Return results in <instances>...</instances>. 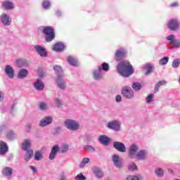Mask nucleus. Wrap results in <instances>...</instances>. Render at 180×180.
Segmentation results:
<instances>
[{"instance_id": "obj_37", "label": "nucleus", "mask_w": 180, "mask_h": 180, "mask_svg": "<svg viewBox=\"0 0 180 180\" xmlns=\"http://www.w3.org/2000/svg\"><path fill=\"white\" fill-rule=\"evenodd\" d=\"M145 68L147 70V72H146V75H148V74L153 71V66L151 65H146Z\"/></svg>"}, {"instance_id": "obj_30", "label": "nucleus", "mask_w": 180, "mask_h": 180, "mask_svg": "<svg viewBox=\"0 0 180 180\" xmlns=\"http://www.w3.org/2000/svg\"><path fill=\"white\" fill-rule=\"evenodd\" d=\"M167 84V82L165 80H162L159 82L155 86V92H158V88L161 86V85H165Z\"/></svg>"}, {"instance_id": "obj_17", "label": "nucleus", "mask_w": 180, "mask_h": 180, "mask_svg": "<svg viewBox=\"0 0 180 180\" xmlns=\"http://www.w3.org/2000/svg\"><path fill=\"white\" fill-rule=\"evenodd\" d=\"M36 51L41 56V57H46L47 56V52H46V49L41 47V46L37 45L34 46Z\"/></svg>"}, {"instance_id": "obj_56", "label": "nucleus", "mask_w": 180, "mask_h": 180, "mask_svg": "<svg viewBox=\"0 0 180 180\" xmlns=\"http://www.w3.org/2000/svg\"><path fill=\"white\" fill-rule=\"evenodd\" d=\"M56 13H57L58 16H60V15H61V13L60 12H57Z\"/></svg>"}, {"instance_id": "obj_14", "label": "nucleus", "mask_w": 180, "mask_h": 180, "mask_svg": "<svg viewBox=\"0 0 180 180\" xmlns=\"http://www.w3.org/2000/svg\"><path fill=\"white\" fill-rule=\"evenodd\" d=\"M1 19L3 25H5L6 26H9L11 25V22H12L11 17H9V15L6 14L1 15Z\"/></svg>"}, {"instance_id": "obj_52", "label": "nucleus", "mask_w": 180, "mask_h": 180, "mask_svg": "<svg viewBox=\"0 0 180 180\" xmlns=\"http://www.w3.org/2000/svg\"><path fill=\"white\" fill-rule=\"evenodd\" d=\"M4 101V95H2V92H0V102Z\"/></svg>"}, {"instance_id": "obj_58", "label": "nucleus", "mask_w": 180, "mask_h": 180, "mask_svg": "<svg viewBox=\"0 0 180 180\" xmlns=\"http://www.w3.org/2000/svg\"><path fill=\"white\" fill-rule=\"evenodd\" d=\"M39 77H43V75H39Z\"/></svg>"}, {"instance_id": "obj_23", "label": "nucleus", "mask_w": 180, "mask_h": 180, "mask_svg": "<svg viewBox=\"0 0 180 180\" xmlns=\"http://www.w3.org/2000/svg\"><path fill=\"white\" fill-rule=\"evenodd\" d=\"M34 86L38 91H41L44 89V84L41 82V80H37L35 83H34Z\"/></svg>"}, {"instance_id": "obj_25", "label": "nucleus", "mask_w": 180, "mask_h": 180, "mask_svg": "<svg viewBox=\"0 0 180 180\" xmlns=\"http://www.w3.org/2000/svg\"><path fill=\"white\" fill-rule=\"evenodd\" d=\"M27 74H29V72H27V70L21 69L18 73V78H20V79L26 78V77H27Z\"/></svg>"}, {"instance_id": "obj_29", "label": "nucleus", "mask_w": 180, "mask_h": 180, "mask_svg": "<svg viewBox=\"0 0 180 180\" xmlns=\"http://www.w3.org/2000/svg\"><path fill=\"white\" fill-rule=\"evenodd\" d=\"M16 65L18 68H20L22 67H25V65H26V63L25 62V60L18 59L16 60Z\"/></svg>"}, {"instance_id": "obj_33", "label": "nucleus", "mask_w": 180, "mask_h": 180, "mask_svg": "<svg viewBox=\"0 0 180 180\" xmlns=\"http://www.w3.org/2000/svg\"><path fill=\"white\" fill-rule=\"evenodd\" d=\"M41 158H43V155H41V152H40V151L36 152L35 155H34V159L37 161H40V160H41Z\"/></svg>"}, {"instance_id": "obj_1", "label": "nucleus", "mask_w": 180, "mask_h": 180, "mask_svg": "<svg viewBox=\"0 0 180 180\" xmlns=\"http://www.w3.org/2000/svg\"><path fill=\"white\" fill-rule=\"evenodd\" d=\"M117 70L122 77H130L133 74V66L127 61L121 62L117 66Z\"/></svg>"}, {"instance_id": "obj_42", "label": "nucleus", "mask_w": 180, "mask_h": 180, "mask_svg": "<svg viewBox=\"0 0 180 180\" xmlns=\"http://www.w3.org/2000/svg\"><path fill=\"white\" fill-rule=\"evenodd\" d=\"M101 70H103V71H109V64L103 63L102 64Z\"/></svg>"}, {"instance_id": "obj_7", "label": "nucleus", "mask_w": 180, "mask_h": 180, "mask_svg": "<svg viewBox=\"0 0 180 180\" xmlns=\"http://www.w3.org/2000/svg\"><path fill=\"white\" fill-rule=\"evenodd\" d=\"M122 92L124 96L127 99H131V98L134 96V93L130 87H124Z\"/></svg>"}, {"instance_id": "obj_12", "label": "nucleus", "mask_w": 180, "mask_h": 180, "mask_svg": "<svg viewBox=\"0 0 180 180\" xmlns=\"http://www.w3.org/2000/svg\"><path fill=\"white\" fill-rule=\"evenodd\" d=\"M179 22L176 20H171L169 22L168 26L170 30H176L179 27Z\"/></svg>"}, {"instance_id": "obj_13", "label": "nucleus", "mask_w": 180, "mask_h": 180, "mask_svg": "<svg viewBox=\"0 0 180 180\" xmlns=\"http://www.w3.org/2000/svg\"><path fill=\"white\" fill-rule=\"evenodd\" d=\"M112 161L115 167H117V168H120V167H122L123 164V161L122 160V159H120V158L117 155H114L112 156Z\"/></svg>"}, {"instance_id": "obj_8", "label": "nucleus", "mask_w": 180, "mask_h": 180, "mask_svg": "<svg viewBox=\"0 0 180 180\" xmlns=\"http://www.w3.org/2000/svg\"><path fill=\"white\" fill-rule=\"evenodd\" d=\"M108 129H112L115 131H119V130H120V122L117 120L112 121L108 122Z\"/></svg>"}, {"instance_id": "obj_50", "label": "nucleus", "mask_w": 180, "mask_h": 180, "mask_svg": "<svg viewBox=\"0 0 180 180\" xmlns=\"http://www.w3.org/2000/svg\"><path fill=\"white\" fill-rule=\"evenodd\" d=\"M115 99H116V102H122V96L120 95H117Z\"/></svg>"}, {"instance_id": "obj_48", "label": "nucleus", "mask_w": 180, "mask_h": 180, "mask_svg": "<svg viewBox=\"0 0 180 180\" xmlns=\"http://www.w3.org/2000/svg\"><path fill=\"white\" fill-rule=\"evenodd\" d=\"M55 102H56V104L57 105V106H61V105H63V101H61V100H60L58 98H56Z\"/></svg>"}, {"instance_id": "obj_49", "label": "nucleus", "mask_w": 180, "mask_h": 180, "mask_svg": "<svg viewBox=\"0 0 180 180\" xmlns=\"http://www.w3.org/2000/svg\"><path fill=\"white\" fill-rule=\"evenodd\" d=\"M7 137L8 139H10V140H12V139H13V131H10L8 134H7Z\"/></svg>"}, {"instance_id": "obj_18", "label": "nucleus", "mask_w": 180, "mask_h": 180, "mask_svg": "<svg viewBox=\"0 0 180 180\" xmlns=\"http://www.w3.org/2000/svg\"><path fill=\"white\" fill-rule=\"evenodd\" d=\"M6 74L8 75V78H13L14 75H15V71L13 70V68H12V67H11V65H7L6 66Z\"/></svg>"}, {"instance_id": "obj_39", "label": "nucleus", "mask_w": 180, "mask_h": 180, "mask_svg": "<svg viewBox=\"0 0 180 180\" xmlns=\"http://www.w3.org/2000/svg\"><path fill=\"white\" fill-rule=\"evenodd\" d=\"M42 6L43 8H44V9H49V6H50V1L45 0L44 1L43 4H42Z\"/></svg>"}, {"instance_id": "obj_57", "label": "nucleus", "mask_w": 180, "mask_h": 180, "mask_svg": "<svg viewBox=\"0 0 180 180\" xmlns=\"http://www.w3.org/2000/svg\"><path fill=\"white\" fill-rule=\"evenodd\" d=\"M179 83L180 84V77H179Z\"/></svg>"}, {"instance_id": "obj_43", "label": "nucleus", "mask_w": 180, "mask_h": 180, "mask_svg": "<svg viewBox=\"0 0 180 180\" xmlns=\"http://www.w3.org/2000/svg\"><path fill=\"white\" fill-rule=\"evenodd\" d=\"M156 175H158V176H162V175H164V170H162V169H157L155 171Z\"/></svg>"}, {"instance_id": "obj_46", "label": "nucleus", "mask_w": 180, "mask_h": 180, "mask_svg": "<svg viewBox=\"0 0 180 180\" xmlns=\"http://www.w3.org/2000/svg\"><path fill=\"white\" fill-rule=\"evenodd\" d=\"M153 94H150V95L146 98V102H147V103H151V102H153Z\"/></svg>"}, {"instance_id": "obj_11", "label": "nucleus", "mask_w": 180, "mask_h": 180, "mask_svg": "<svg viewBox=\"0 0 180 180\" xmlns=\"http://www.w3.org/2000/svg\"><path fill=\"white\" fill-rule=\"evenodd\" d=\"M52 122H53V117H46L41 120L39 126H41V127H44L46 126H49V124H51Z\"/></svg>"}, {"instance_id": "obj_9", "label": "nucleus", "mask_w": 180, "mask_h": 180, "mask_svg": "<svg viewBox=\"0 0 180 180\" xmlns=\"http://www.w3.org/2000/svg\"><path fill=\"white\" fill-rule=\"evenodd\" d=\"M139 151V146L136 144H132L129 150V155L130 158H134Z\"/></svg>"}, {"instance_id": "obj_22", "label": "nucleus", "mask_w": 180, "mask_h": 180, "mask_svg": "<svg viewBox=\"0 0 180 180\" xmlns=\"http://www.w3.org/2000/svg\"><path fill=\"white\" fill-rule=\"evenodd\" d=\"M5 153H8V145L0 141V154H5Z\"/></svg>"}, {"instance_id": "obj_3", "label": "nucleus", "mask_w": 180, "mask_h": 180, "mask_svg": "<svg viewBox=\"0 0 180 180\" xmlns=\"http://www.w3.org/2000/svg\"><path fill=\"white\" fill-rule=\"evenodd\" d=\"M32 146V141L30 139H26L22 143V150L27 151L25 155V160L29 161L32 157H33V150H29Z\"/></svg>"}, {"instance_id": "obj_31", "label": "nucleus", "mask_w": 180, "mask_h": 180, "mask_svg": "<svg viewBox=\"0 0 180 180\" xmlns=\"http://www.w3.org/2000/svg\"><path fill=\"white\" fill-rule=\"evenodd\" d=\"M3 174H4V175H12V169H11L10 167H5L3 169Z\"/></svg>"}, {"instance_id": "obj_19", "label": "nucleus", "mask_w": 180, "mask_h": 180, "mask_svg": "<svg viewBox=\"0 0 180 180\" xmlns=\"http://www.w3.org/2000/svg\"><path fill=\"white\" fill-rule=\"evenodd\" d=\"M136 160H146L147 158V152L146 150H141L135 155Z\"/></svg>"}, {"instance_id": "obj_5", "label": "nucleus", "mask_w": 180, "mask_h": 180, "mask_svg": "<svg viewBox=\"0 0 180 180\" xmlns=\"http://www.w3.org/2000/svg\"><path fill=\"white\" fill-rule=\"evenodd\" d=\"M43 32L45 34L46 41H51L54 40V30L51 27H44Z\"/></svg>"}, {"instance_id": "obj_34", "label": "nucleus", "mask_w": 180, "mask_h": 180, "mask_svg": "<svg viewBox=\"0 0 180 180\" xmlns=\"http://www.w3.org/2000/svg\"><path fill=\"white\" fill-rule=\"evenodd\" d=\"M89 162V158H85L83 159L82 162L80 163L79 167L80 168H84L86 164Z\"/></svg>"}, {"instance_id": "obj_26", "label": "nucleus", "mask_w": 180, "mask_h": 180, "mask_svg": "<svg viewBox=\"0 0 180 180\" xmlns=\"http://www.w3.org/2000/svg\"><path fill=\"white\" fill-rule=\"evenodd\" d=\"M94 172L97 178H102L103 176V172H102V170L98 167H94Z\"/></svg>"}, {"instance_id": "obj_45", "label": "nucleus", "mask_w": 180, "mask_h": 180, "mask_svg": "<svg viewBox=\"0 0 180 180\" xmlns=\"http://www.w3.org/2000/svg\"><path fill=\"white\" fill-rule=\"evenodd\" d=\"M62 153H67L68 151V145H63L61 146Z\"/></svg>"}, {"instance_id": "obj_15", "label": "nucleus", "mask_w": 180, "mask_h": 180, "mask_svg": "<svg viewBox=\"0 0 180 180\" xmlns=\"http://www.w3.org/2000/svg\"><path fill=\"white\" fill-rule=\"evenodd\" d=\"M64 49H65V46H64V44H63V42H58L56 44L53 48L54 51H56L57 53H61V51H64Z\"/></svg>"}, {"instance_id": "obj_16", "label": "nucleus", "mask_w": 180, "mask_h": 180, "mask_svg": "<svg viewBox=\"0 0 180 180\" xmlns=\"http://www.w3.org/2000/svg\"><path fill=\"white\" fill-rule=\"evenodd\" d=\"M126 50L123 49H118L117 52L115 53V58L117 61L120 60L121 58H123L126 56Z\"/></svg>"}, {"instance_id": "obj_44", "label": "nucleus", "mask_w": 180, "mask_h": 180, "mask_svg": "<svg viewBox=\"0 0 180 180\" xmlns=\"http://www.w3.org/2000/svg\"><path fill=\"white\" fill-rule=\"evenodd\" d=\"M128 168L129 171H136V169H137V165H136L135 164H131L129 165Z\"/></svg>"}, {"instance_id": "obj_41", "label": "nucleus", "mask_w": 180, "mask_h": 180, "mask_svg": "<svg viewBox=\"0 0 180 180\" xmlns=\"http://www.w3.org/2000/svg\"><path fill=\"white\" fill-rule=\"evenodd\" d=\"M75 179H76V180H85V176H84V174H82V173H79V174H77L75 177Z\"/></svg>"}, {"instance_id": "obj_38", "label": "nucleus", "mask_w": 180, "mask_h": 180, "mask_svg": "<svg viewBox=\"0 0 180 180\" xmlns=\"http://www.w3.org/2000/svg\"><path fill=\"white\" fill-rule=\"evenodd\" d=\"M179 64H180V59L177 58L173 61L172 67H174V68H178V67H179Z\"/></svg>"}, {"instance_id": "obj_32", "label": "nucleus", "mask_w": 180, "mask_h": 180, "mask_svg": "<svg viewBox=\"0 0 180 180\" xmlns=\"http://www.w3.org/2000/svg\"><path fill=\"white\" fill-rule=\"evenodd\" d=\"M169 60V58L168 57L162 58V59L160 60L159 64H160V65H165V64L168 63Z\"/></svg>"}, {"instance_id": "obj_27", "label": "nucleus", "mask_w": 180, "mask_h": 180, "mask_svg": "<svg viewBox=\"0 0 180 180\" xmlns=\"http://www.w3.org/2000/svg\"><path fill=\"white\" fill-rule=\"evenodd\" d=\"M3 6L5 9L10 10L13 9V4L11 1H4L3 2Z\"/></svg>"}, {"instance_id": "obj_20", "label": "nucleus", "mask_w": 180, "mask_h": 180, "mask_svg": "<svg viewBox=\"0 0 180 180\" xmlns=\"http://www.w3.org/2000/svg\"><path fill=\"white\" fill-rule=\"evenodd\" d=\"M101 71H102V67L101 66L98 68V70L94 71L93 75H94V79H97V80L102 79V74H101Z\"/></svg>"}, {"instance_id": "obj_4", "label": "nucleus", "mask_w": 180, "mask_h": 180, "mask_svg": "<svg viewBox=\"0 0 180 180\" xmlns=\"http://www.w3.org/2000/svg\"><path fill=\"white\" fill-rule=\"evenodd\" d=\"M65 126L66 129L71 130V131H77V130L79 129V123L74 120H66L65 121Z\"/></svg>"}, {"instance_id": "obj_28", "label": "nucleus", "mask_w": 180, "mask_h": 180, "mask_svg": "<svg viewBox=\"0 0 180 180\" xmlns=\"http://www.w3.org/2000/svg\"><path fill=\"white\" fill-rule=\"evenodd\" d=\"M68 63H69L70 65H74V66L78 65V62L77 61V60L72 58V56H69L68 58Z\"/></svg>"}, {"instance_id": "obj_21", "label": "nucleus", "mask_w": 180, "mask_h": 180, "mask_svg": "<svg viewBox=\"0 0 180 180\" xmlns=\"http://www.w3.org/2000/svg\"><path fill=\"white\" fill-rule=\"evenodd\" d=\"M59 149L60 148H58V146L57 145L53 147L49 155V160H54V158H56V155H57Z\"/></svg>"}, {"instance_id": "obj_24", "label": "nucleus", "mask_w": 180, "mask_h": 180, "mask_svg": "<svg viewBox=\"0 0 180 180\" xmlns=\"http://www.w3.org/2000/svg\"><path fill=\"white\" fill-rule=\"evenodd\" d=\"M99 141L101 143V144H103L104 146H108L109 144L110 139L108 136L105 135H101L99 137Z\"/></svg>"}, {"instance_id": "obj_51", "label": "nucleus", "mask_w": 180, "mask_h": 180, "mask_svg": "<svg viewBox=\"0 0 180 180\" xmlns=\"http://www.w3.org/2000/svg\"><path fill=\"white\" fill-rule=\"evenodd\" d=\"M30 169H32V171H33V172H37V171L36 170V167H33V166H30Z\"/></svg>"}, {"instance_id": "obj_36", "label": "nucleus", "mask_w": 180, "mask_h": 180, "mask_svg": "<svg viewBox=\"0 0 180 180\" xmlns=\"http://www.w3.org/2000/svg\"><path fill=\"white\" fill-rule=\"evenodd\" d=\"M126 180H141V176H128Z\"/></svg>"}, {"instance_id": "obj_2", "label": "nucleus", "mask_w": 180, "mask_h": 180, "mask_svg": "<svg viewBox=\"0 0 180 180\" xmlns=\"http://www.w3.org/2000/svg\"><path fill=\"white\" fill-rule=\"evenodd\" d=\"M54 71L56 72L58 77L56 79V82L58 84V86L60 88V89H64L65 88V81H64V73L63 72V69L59 65H55L53 67Z\"/></svg>"}, {"instance_id": "obj_53", "label": "nucleus", "mask_w": 180, "mask_h": 180, "mask_svg": "<svg viewBox=\"0 0 180 180\" xmlns=\"http://www.w3.org/2000/svg\"><path fill=\"white\" fill-rule=\"evenodd\" d=\"M171 6H172V8H174V7H175V6H178V3H173V4H171Z\"/></svg>"}, {"instance_id": "obj_40", "label": "nucleus", "mask_w": 180, "mask_h": 180, "mask_svg": "<svg viewBox=\"0 0 180 180\" xmlns=\"http://www.w3.org/2000/svg\"><path fill=\"white\" fill-rule=\"evenodd\" d=\"M84 149L87 150V151H89L90 153H94L95 151V148L89 145L84 146Z\"/></svg>"}, {"instance_id": "obj_35", "label": "nucleus", "mask_w": 180, "mask_h": 180, "mask_svg": "<svg viewBox=\"0 0 180 180\" xmlns=\"http://www.w3.org/2000/svg\"><path fill=\"white\" fill-rule=\"evenodd\" d=\"M132 88L134 91H140V89H141V84L137 82L134 83L132 85Z\"/></svg>"}, {"instance_id": "obj_54", "label": "nucleus", "mask_w": 180, "mask_h": 180, "mask_svg": "<svg viewBox=\"0 0 180 180\" xmlns=\"http://www.w3.org/2000/svg\"><path fill=\"white\" fill-rule=\"evenodd\" d=\"M60 180H66L65 176H61Z\"/></svg>"}, {"instance_id": "obj_55", "label": "nucleus", "mask_w": 180, "mask_h": 180, "mask_svg": "<svg viewBox=\"0 0 180 180\" xmlns=\"http://www.w3.org/2000/svg\"><path fill=\"white\" fill-rule=\"evenodd\" d=\"M25 127L26 129H29L30 127V125H26Z\"/></svg>"}, {"instance_id": "obj_6", "label": "nucleus", "mask_w": 180, "mask_h": 180, "mask_svg": "<svg viewBox=\"0 0 180 180\" xmlns=\"http://www.w3.org/2000/svg\"><path fill=\"white\" fill-rule=\"evenodd\" d=\"M167 40H169L170 41V44L173 46L175 49H178L180 47V41L179 39H175V35H169L167 37Z\"/></svg>"}, {"instance_id": "obj_47", "label": "nucleus", "mask_w": 180, "mask_h": 180, "mask_svg": "<svg viewBox=\"0 0 180 180\" xmlns=\"http://www.w3.org/2000/svg\"><path fill=\"white\" fill-rule=\"evenodd\" d=\"M39 108L42 110H44L47 108V104H46L45 103H41V104L39 105Z\"/></svg>"}, {"instance_id": "obj_10", "label": "nucleus", "mask_w": 180, "mask_h": 180, "mask_svg": "<svg viewBox=\"0 0 180 180\" xmlns=\"http://www.w3.org/2000/svg\"><path fill=\"white\" fill-rule=\"evenodd\" d=\"M113 146L120 153H126V146L122 142H114Z\"/></svg>"}]
</instances>
